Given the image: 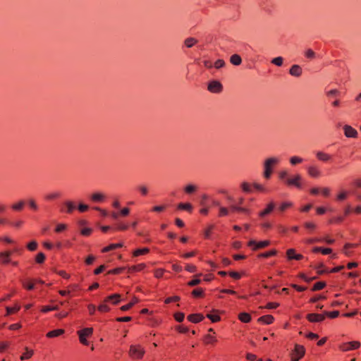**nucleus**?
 I'll return each mask as SVG.
<instances>
[{
	"mask_svg": "<svg viewBox=\"0 0 361 361\" xmlns=\"http://www.w3.org/2000/svg\"><path fill=\"white\" fill-rule=\"evenodd\" d=\"M45 259V255L43 252H39L35 257V262L37 264H42L44 263Z\"/></svg>",
	"mask_w": 361,
	"mask_h": 361,
	"instance_id": "49530a36",
	"label": "nucleus"
},
{
	"mask_svg": "<svg viewBox=\"0 0 361 361\" xmlns=\"http://www.w3.org/2000/svg\"><path fill=\"white\" fill-rule=\"evenodd\" d=\"M324 265L323 263L319 264L318 266L315 267L314 269H317V272L319 275H322L324 274L329 273V270L326 268L323 269Z\"/></svg>",
	"mask_w": 361,
	"mask_h": 361,
	"instance_id": "58836bf2",
	"label": "nucleus"
},
{
	"mask_svg": "<svg viewBox=\"0 0 361 361\" xmlns=\"http://www.w3.org/2000/svg\"><path fill=\"white\" fill-rule=\"evenodd\" d=\"M288 173L286 170L281 171L279 173V179L281 180L284 181V183L288 187H295L298 189H302V176L300 174L297 173L294 175L292 178H288Z\"/></svg>",
	"mask_w": 361,
	"mask_h": 361,
	"instance_id": "f257e3e1",
	"label": "nucleus"
},
{
	"mask_svg": "<svg viewBox=\"0 0 361 361\" xmlns=\"http://www.w3.org/2000/svg\"><path fill=\"white\" fill-rule=\"evenodd\" d=\"M25 352L23 353L20 357L22 361L31 358L34 355V350L29 349L27 347L25 348Z\"/></svg>",
	"mask_w": 361,
	"mask_h": 361,
	"instance_id": "b1692460",
	"label": "nucleus"
},
{
	"mask_svg": "<svg viewBox=\"0 0 361 361\" xmlns=\"http://www.w3.org/2000/svg\"><path fill=\"white\" fill-rule=\"evenodd\" d=\"M305 56L307 59H313L315 57V52L312 49H309L305 51Z\"/></svg>",
	"mask_w": 361,
	"mask_h": 361,
	"instance_id": "774afa93",
	"label": "nucleus"
},
{
	"mask_svg": "<svg viewBox=\"0 0 361 361\" xmlns=\"http://www.w3.org/2000/svg\"><path fill=\"white\" fill-rule=\"evenodd\" d=\"M183 190L187 195H192L197 190V186L192 184H188L184 188Z\"/></svg>",
	"mask_w": 361,
	"mask_h": 361,
	"instance_id": "2f4dec72",
	"label": "nucleus"
},
{
	"mask_svg": "<svg viewBox=\"0 0 361 361\" xmlns=\"http://www.w3.org/2000/svg\"><path fill=\"white\" fill-rule=\"evenodd\" d=\"M25 204V201L23 200H21L18 201V202L13 204L11 205V209L16 212H20L23 209Z\"/></svg>",
	"mask_w": 361,
	"mask_h": 361,
	"instance_id": "a878e982",
	"label": "nucleus"
},
{
	"mask_svg": "<svg viewBox=\"0 0 361 361\" xmlns=\"http://www.w3.org/2000/svg\"><path fill=\"white\" fill-rule=\"evenodd\" d=\"M105 198H106L105 195L101 192H94L90 197V200L93 202H97V203L104 202Z\"/></svg>",
	"mask_w": 361,
	"mask_h": 361,
	"instance_id": "6ab92c4d",
	"label": "nucleus"
},
{
	"mask_svg": "<svg viewBox=\"0 0 361 361\" xmlns=\"http://www.w3.org/2000/svg\"><path fill=\"white\" fill-rule=\"evenodd\" d=\"M304 226L306 229L312 231L317 228V225L313 222H305Z\"/></svg>",
	"mask_w": 361,
	"mask_h": 361,
	"instance_id": "052dcab7",
	"label": "nucleus"
},
{
	"mask_svg": "<svg viewBox=\"0 0 361 361\" xmlns=\"http://www.w3.org/2000/svg\"><path fill=\"white\" fill-rule=\"evenodd\" d=\"M274 317L271 314L263 315L258 318L257 322L264 324H271L274 322Z\"/></svg>",
	"mask_w": 361,
	"mask_h": 361,
	"instance_id": "a211bd4d",
	"label": "nucleus"
},
{
	"mask_svg": "<svg viewBox=\"0 0 361 361\" xmlns=\"http://www.w3.org/2000/svg\"><path fill=\"white\" fill-rule=\"evenodd\" d=\"M348 192L345 190L341 191L340 193L338 194L336 196V200L337 201H343L348 197Z\"/></svg>",
	"mask_w": 361,
	"mask_h": 361,
	"instance_id": "de8ad7c7",
	"label": "nucleus"
},
{
	"mask_svg": "<svg viewBox=\"0 0 361 361\" xmlns=\"http://www.w3.org/2000/svg\"><path fill=\"white\" fill-rule=\"evenodd\" d=\"M187 319L189 322H190L192 323L197 324V323L202 322L204 319V317L202 314L196 313V314H189L188 316Z\"/></svg>",
	"mask_w": 361,
	"mask_h": 361,
	"instance_id": "2eb2a0df",
	"label": "nucleus"
},
{
	"mask_svg": "<svg viewBox=\"0 0 361 361\" xmlns=\"http://www.w3.org/2000/svg\"><path fill=\"white\" fill-rule=\"evenodd\" d=\"M177 209H180V210H185L187 212H188L189 213H191L192 212V205L189 203V202H187V203H179L177 206Z\"/></svg>",
	"mask_w": 361,
	"mask_h": 361,
	"instance_id": "bb28decb",
	"label": "nucleus"
},
{
	"mask_svg": "<svg viewBox=\"0 0 361 361\" xmlns=\"http://www.w3.org/2000/svg\"><path fill=\"white\" fill-rule=\"evenodd\" d=\"M121 301V295L118 293H114L105 298L104 300V302H111L113 305H117Z\"/></svg>",
	"mask_w": 361,
	"mask_h": 361,
	"instance_id": "4468645a",
	"label": "nucleus"
},
{
	"mask_svg": "<svg viewBox=\"0 0 361 361\" xmlns=\"http://www.w3.org/2000/svg\"><path fill=\"white\" fill-rule=\"evenodd\" d=\"M64 333H65V331L63 329H54V330L49 331L46 334V336L49 338H55V337H58V336L63 335Z\"/></svg>",
	"mask_w": 361,
	"mask_h": 361,
	"instance_id": "aec40b11",
	"label": "nucleus"
},
{
	"mask_svg": "<svg viewBox=\"0 0 361 361\" xmlns=\"http://www.w3.org/2000/svg\"><path fill=\"white\" fill-rule=\"evenodd\" d=\"M146 267V264L144 263L138 264L136 265H133L130 267H128V272L133 273L142 271Z\"/></svg>",
	"mask_w": 361,
	"mask_h": 361,
	"instance_id": "412c9836",
	"label": "nucleus"
},
{
	"mask_svg": "<svg viewBox=\"0 0 361 361\" xmlns=\"http://www.w3.org/2000/svg\"><path fill=\"white\" fill-rule=\"evenodd\" d=\"M20 306L16 305L15 307H6V315H11L16 314L20 310Z\"/></svg>",
	"mask_w": 361,
	"mask_h": 361,
	"instance_id": "79ce46f5",
	"label": "nucleus"
},
{
	"mask_svg": "<svg viewBox=\"0 0 361 361\" xmlns=\"http://www.w3.org/2000/svg\"><path fill=\"white\" fill-rule=\"evenodd\" d=\"M306 319L311 323L323 322L325 318L324 312L323 314L310 313L306 315Z\"/></svg>",
	"mask_w": 361,
	"mask_h": 361,
	"instance_id": "1a4fd4ad",
	"label": "nucleus"
},
{
	"mask_svg": "<svg viewBox=\"0 0 361 361\" xmlns=\"http://www.w3.org/2000/svg\"><path fill=\"white\" fill-rule=\"evenodd\" d=\"M184 318L185 314L183 312H178L174 314V319L178 322H182L184 320Z\"/></svg>",
	"mask_w": 361,
	"mask_h": 361,
	"instance_id": "4d7b16f0",
	"label": "nucleus"
},
{
	"mask_svg": "<svg viewBox=\"0 0 361 361\" xmlns=\"http://www.w3.org/2000/svg\"><path fill=\"white\" fill-rule=\"evenodd\" d=\"M37 241L35 240H32L31 242H30L27 245V248L30 250V251H35L37 250Z\"/></svg>",
	"mask_w": 361,
	"mask_h": 361,
	"instance_id": "6e6d98bb",
	"label": "nucleus"
},
{
	"mask_svg": "<svg viewBox=\"0 0 361 361\" xmlns=\"http://www.w3.org/2000/svg\"><path fill=\"white\" fill-rule=\"evenodd\" d=\"M307 174L313 178H318L320 176H322V171L320 169L315 165H311L309 166L307 168Z\"/></svg>",
	"mask_w": 361,
	"mask_h": 361,
	"instance_id": "9b49d317",
	"label": "nucleus"
},
{
	"mask_svg": "<svg viewBox=\"0 0 361 361\" xmlns=\"http://www.w3.org/2000/svg\"><path fill=\"white\" fill-rule=\"evenodd\" d=\"M145 353V349L140 345H131L130 346L129 355L133 359H142Z\"/></svg>",
	"mask_w": 361,
	"mask_h": 361,
	"instance_id": "20e7f679",
	"label": "nucleus"
},
{
	"mask_svg": "<svg viewBox=\"0 0 361 361\" xmlns=\"http://www.w3.org/2000/svg\"><path fill=\"white\" fill-rule=\"evenodd\" d=\"M76 209V206L73 201L66 200L63 202L60 209L61 213L71 214Z\"/></svg>",
	"mask_w": 361,
	"mask_h": 361,
	"instance_id": "6e6552de",
	"label": "nucleus"
},
{
	"mask_svg": "<svg viewBox=\"0 0 361 361\" xmlns=\"http://www.w3.org/2000/svg\"><path fill=\"white\" fill-rule=\"evenodd\" d=\"M277 255V250L275 249L271 250L269 251L259 253L257 255L258 258H269Z\"/></svg>",
	"mask_w": 361,
	"mask_h": 361,
	"instance_id": "cd10ccee",
	"label": "nucleus"
},
{
	"mask_svg": "<svg viewBox=\"0 0 361 361\" xmlns=\"http://www.w3.org/2000/svg\"><path fill=\"white\" fill-rule=\"evenodd\" d=\"M240 188L242 190L246 193H250L252 191L251 185L247 182H243L240 185Z\"/></svg>",
	"mask_w": 361,
	"mask_h": 361,
	"instance_id": "a19ab883",
	"label": "nucleus"
},
{
	"mask_svg": "<svg viewBox=\"0 0 361 361\" xmlns=\"http://www.w3.org/2000/svg\"><path fill=\"white\" fill-rule=\"evenodd\" d=\"M326 286L325 281H318L316 282L312 287L311 288L312 291H318L324 288Z\"/></svg>",
	"mask_w": 361,
	"mask_h": 361,
	"instance_id": "72a5a7b5",
	"label": "nucleus"
},
{
	"mask_svg": "<svg viewBox=\"0 0 361 361\" xmlns=\"http://www.w3.org/2000/svg\"><path fill=\"white\" fill-rule=\"evenodd\" d=\"M126 269V267H117L111 270H109L106 273L108 275H117L121 274L124 270Z\"/></svg>",
	"mask_w": 361,
	"mask_h": 361,
	"instance_id": "ea45409f",
	"label": "nucleus"
},
{
	"mask_svg": "<svg viewBox=\"0 0 361 361\" xmlns=\"http://www.w3.org/2000/svg\"><path fill=\"white\" fill-rule=\"evenodd\" d=\"M203 341L205 344H211L214 345L217 342V339L216 337L213 335H211L209 334L204 336L203 338Z\"/></svg>",
	"mask_w": 361,
	"mask_h": 361,
	"instance_id": "5701e85b",
	"label": "nucleus"
},
{
	"mask_svg": "<svg viewBox=\"0 0 361 361\" xmlns=\"http://www.w3.org/2000/svg\"><path fill=\"white\" fill-rule=\"evenodd\" d=\"M316 157L319 160L324 162L329 161L331 158V155L323 152H317L316 154Z\"/></svg>",
	"mask_w": 361,
	"mask_h": 361,
	"instance_id": "c85d7f7f",
	"label": "nucleus"
},
{
	"mask_svg": "<svg viewBox=\"0 0 361 361\" xmlns=\"http://www.w3.org/2000/svg\"><path fill=\"white\" fill-rule=\"evenodd\" d=\"M214 228V225L212 224L208 226V228L204 231V238L208 239L210 238L211 233L212 230Z\"/></svg>",
	"mask_w": 361,
	"mask_h": 361,
	"instance_id": "69168bd1",
	"label": "nucleus"
},
{
	"mask_svg": "<svg viewBox=\"0 0 361 361\" xmlns=\"http://www.w3.org/2000/svg\"><path fill=\"white\" fill-rule=\"evenodd\" d=\"M283 62V59L281 56L274 58L271 63L277 66H281Z\"/></svg>",
	"mask_w": 361,
	"mask_h": 361,
	"instance_id": "5fc2aeb1",
	"label": "nucleus"
},
{
	"mask_svg": "<svg viewBox=\"0 0 361 361\" xmlns=\"http://www.w3.org/2000/svg\"><path fill=\"white\" fill-rule=\"evenodd\" d=\"M292 206H293L292 202H284L280 205L279 209L280 212H283L286 211V209H288V208L291 207Z\"/></svg>",
	"mask_w": 361,
	"mask_h": 361,
	"instance_id": "09e8293b",
	"label": "nucleus"
},
{
	"mask_svg": "<svg viewBox=\"0 0 361 361\" xmlns=\"http://www.w3.org/2000/svg\"><path fill=\"white\" fill-rule=\"evenodd\" d=\"M230 62L234 66H239L242 63V59L239 54H235L230 57Z\"/></svg>",
	"mask_w": 361,
	"mask_h": 361,
	"instance_id": "7c9ffc66",
	"label": "nucleus"
},
{
	"mask_svg": "<svg viewBox=\"0 0 361 361\" xmlns=\"http://www.w3.org/2000/svg\"><path fill=\"white\" fill-rule=\"evenodd\" d=\"M0 262L3 264H7L11 262V259L7 253L0 252Z\"/></svg>",
	"mask_w": 361,
	"mask_h": 361,
	"instance_id": "4c0bfd02",
	"label": "nucleus"
},
{
	"mask_svg": "<svg viewBox=\"0 0 361 361\" xmlns=\"http://www.w3.org/2000/svg\"><path fill=\"white\" fill-rule=\"evenodd\" d=\"M149 249L148 247L139 248V249H136L133 251V257H138L140 255H146V254L149 253Z\"/></svg>",
	"mask_w": 361,
	"mask_h": 361,
	"instance_id": "473e14b6",
	"label": "nucleus"
},
{
	"mask_svg": "<svg viewBox=\"0 0 361 361\" xmlns=\"http://www.w3.org/2000/svg\"><path fill=\"white\" fill-rule=\"evenodd\" d=\"M289 73L292 76L300 77L302 73V69L299 65L294 64L289 69Z\"/></svg>",
	"mask_w": 361,
	"mask_h": 361,
	"instance_id": "dca6fc26",
	"label": "nucleus"
},
{
	"mask_svg": "<svg viewBox=\"0 0 361 361\" xmlns=\"http://www.w3.org/2000/svg\"><path fill=\"white\" fill-rule=\"evenodd\" d=\"M305 354V348L300 344H295L294 349L290 353V361H299Z\"/></svg>",
	"mask_w": 361,
	"mask_h": 361,
	"instance_id": "7ed1b4c3",
	"label": "nucleus"
},
{
	"mask_svg": "<svg viewBox=\"0 0 361 361\" xmlns=\"http://www.w3.org/2000/svg\"><path fill=\"white\" fill-rule=\"evenodd\" d=\"M107 302H103L98 306V310L101 312H108L110 311V307L106 305Z\"/></svg>",
	"mask_w": 361,
	"mask_h": 361,
	"instance_id": "603ef678",
	"label": "nucleus"
},
{
	"mask_svg": "<svg viewBox=\"0 0 361 361\" xmlns=\"http://www.w3.org/2000/svg\"><path fill=\"white\" fill-rule=\"evenodd\" d=\"M344 134L347 137H357V131L350 126L345 125L343 127Z\"/></svg>",
	"mask_w": 361,
	"mask_h": 361,
	"instance_id": "ddd939ff",
	"label": "nucleus"
},
{
	"mask_svg": "<svg viewBox=\"0 0 361 361\" xmlns=\"http://www.w3.org/2000/svg\"><path fill=\"white\" fill-rule=\"evenodd\" d=\"M339 95H340V92L336 89L331 90L329 91L326 92V96L328 97H338Z\"/></svg>",
	"mask_w": 361,
	"mask_h": 361,
	"instance_id": "680f3d73",
	"label": "nucleus"
},
{
	"mask_svg": "<svg viewBox=\"0 0 361 361\" xmlns=\"http://www.w3.org/2000/svg\"><path fill=\"white\" fill-rule=\"evenodd\" d=\"M344 220V216H336L329 220V224H340Z\"/></svg>",
	"mask_w": 361,
	"mask_h": 361,
	"instance_id": "e2e57ef3",
	"label": "nucleus"
},
{
	"mask_svg": "<svg viewBox=\"0 0 361 361\" xmlns=\"http://www.w3.org/2000/svg\"><path fill=\"white\" fill-rule=\"evenodd\" d=\"M238 319L243 323H249L251 321L252 317L249 313L241 312L238 314Z\"/></svg>",
	"mask_w": 361,
	"mask_h": 361,
	"instance_id": "c756f323",
	"label": "nucleus"
},
{
	"mask_svg": "<svg viewBox=\"0 0 361 361\" xmlns=\"http://www.w3.org/2000/svg\"><path fill=\"white\" fill-rule=\"evenodd\" d=\"M299 277L307 283H310V281H314L317 279V276H313V277L309 278L304 273H300L299 274Z\"/></svg>",
	"mask_w": 361,
	"mask_h": 361,
	"instance_id": "bf43d9fd",
	"label": "nucleus"
},
{
	"mask_svg": "<svg viewBox=\"0 0 361 361\" xmlns=\"http://www.w3.org/2000/svg\"><path fill=\"white\" fill-rule=\"evenodd\" d=\"M207 317L214 323L218 322L221 320V317L218 314H207Z\"/></svg>",
	"mask_w": 361,
	"mask_h": 361,
	"instance_id": "864d4df0",
	"label": "nucleus"
},
{
	"mask_svg": "<svg viewBox=\"0 0 361 361\" xmlns=\"http://www.w3.org/2000/svg\"><path fill=\"white\" fill-rule=\"evenodd\" d=\"M324 299H326L325 296L321 295H315V296L311 298L310 299L309 302L310 303H315V302H318L320 300H324Z\"/></svg>",
	"mask_w": 361,
	"mask_h": 361,
	"instance_id": "0e129e2a",
	"label": "nucleus"
},
{
	"mask_svg": "<svg viewBox=\"0 0 361 361\" xmlns=\"http://www.w3.org/2000/svg\"><path fill=\"white\" fill-rule=\"evenodd\" d=\"M229 209L231 212H243V213L248 212V209H247L244 208V207H238V206H235V205L231 206Z\"/></svg>",
	"mask_w": 361,
	"mask_h": 361,
	"instance_id": "c03bdc74",
	"label": "nucleus"
},
{
	"mask_svg": "<svg viewBox=\"0 0 361 361\" xmlns=\"http://www.w3.org/2000/svg\"><path fill=\"white\" fill-rule=\"evenodd\" d=\"M191 295L195 298H203L204 295V289L202 288H195L192 291Z\"/></svg>",
	"mask_w": 361,
	"mask_h": 361,
	"instance_id": "f704fd0d",
	"label": "nucleus"
},
{
	"mask_svg": "<svg viewBox=\"0 0 361 361\" xmlns=\"http://www.w3.org/2000/svg\"><path fill=\"white\" fill-rule=\"evenodd\" d=\"M121 247H123V243H112V244H110L108 246L104 247L102 250V252H108L109 251L116 250V249Z\"/></svg>",
	"mask_w": 361,
	"mask_h": 361,
	"instance_id": "393cba45",
	"label": "nucleus"
},
{
	"mask_svg": "<svg viewBox=\"0 0 361 361\" xmlns=\"http://www.w3.org/2000/svg\"><path fill=\"white\" fill-rule=\"evenodd\" d=\"M180 300L179 296L175 295L172 297L166 298L164 300L165 304H169L173 302H178Z\"/></svg>",
	"mask_w": 361,
	"mask_h": 361,
	"instance_id": "13d9d810",
	"label": "nucleus"
},
{
	"mask_svg": "<svg viewBox=\"0 0 361 361\" xmlns=\"http://www.w3.org/2000/svg\"><path fill=\"white\" fill-rule=\"evenodd\" d=\"M360 346V343L359 341H350L347 343H343L340 348L343 351H348L352 350H355L359 348Z\"/></svg>",
	"mask_w": 361,
	"mask_h": 361,
	"instance_id": "9d476101",
	"label": "nucleus"
},
{
	"mask_svg": "<svg viewBox=\"0 0 361 361\" xmlns=\"http://www.w3.org/2000/svg\"><path fill=\"white\" fill-rule=\"evenodd\" d=\"M324 314H325V318L326 317H328L330 319H335L339 316L340 312L338 310H334L332 312L325 311Z\"/></svg>",
	"mask_w": 361,
	"mask_h": 361,
	"instance_id": "37998d69",
	"label": "nucleus"
},
{
	"mask_svg": "<svg viewBox=\"0 0 361 361\" xmlns=\"http://www.w3.org/2000/svg\"><path fill=\"white\" fill-rule=\"evenodd\" d=\"M286 257L288 260H297L300 261L304 258V256L301 254H297L295 252V250L293 248H290L286 251Z\"/></svg>",
	"mask_w": 361,
	"mask_h": 361,
	"instance_id": "f8f14e48",
	"label": "nucleus"
},
{
	"mask_svg": "<svg viewBox=\"0 0 361 361\" xmlns=\"http://www.w3.org/2000/svg\"><path fill=\"white\" fill-rule=\"evenodd\" d=\"M27 204L32 210L36 212L39 209V207L34 199H29L27 201Z\"/></svg>",
	"mask_w": 361,
	"mask_h": 361,
	"instance_id": "a18cd8bd",
	"label": "nucleus"
},
{
	"mask_svg": "<svg viewBox=\"0 0 361 361\" xmlns=\"http://www.w3.org/2000/svg\"><path fill=\"white\" fill-rule=\"evenodd\" d=\"M271 244L270 240H266L262 241H256L255 240H250L247 243V246L251 247L253 251H257L260 249L265 248L269 246Z\"/></svg>",
	"mask_w": 361,
	"mask_h": 361,
	"instance_id": "423d86ee",
	"label": "nucleus"
},
{
	"mask_svg": "<svg viewBox=\"0 0 361 361\" xmlns=\"http://www.w3.org/2000/svg\"><path fill=\"white\" fill-rule=\"evenodd\" d=\"M61 196V192H51V193L47 194L44 197V199L46 200L51 201V200H56L57 198H59Z\"/></svg>",
	"mask_w": 361,
	"mask_h": 361,
	"instance_id": "e433bc0d",
	"label": "nucleus"
},
{
	"mask_svg": "<svg viewBox=\"0 0 361 361\" xmlns=\"http://www.w3.org/2000/svg\"><path fill=\"white\" fill-rule=\"evenodd\" d=\"M197 40L194 37H188L186 38L184 41V44L188 48L192 47L195 44L197 43Z\"/></svg>",
	"mask_w": 361,
	"mask_h": 361,
	"instance_id": "c9c22d12",
	"label": "nucleus"
},
{
	"mask_svg": "<svg viewBox=\"0 0 361 361\" xmlns=\"http://www.w3.org/2000/svg\"><path fill=\"white\" fill-rule=\"evenodd\" d=\"M89 209V206L87 204L80 203L78 206V209L80 212L84 213L87 212Z\"/></svg>",
	"mask_w": 361,
	"mask_h": 361,
	"instance_id": "338daca9",
	"label": "nucleus"
},
{
	"mask_svg": "<svg viewBox=\"0 0 361 361\" xmlns=\"http://www.w3.org/2000/svg\"><path fill=\"white\" fill-rule=\"evenodd\" d=\"M303 161V159L302 158L300 157H297V156H294V157H290V163L291 165H296V164H300Z\"/></svg>",
	"mask_w": 361,
	"mask_h": 361,
	"instance_id": "8fccbe9b",
	"label": "nucleus"
},
{
	"mask_svg": "<svg viewBox=\"0 0 361 361\" xmlns=\"http://www.w3.org/2000/svg\"><path fill=\"white\" fill-rule=\"evenodd\" d=\"M275 208V203L274 202H269L267 207L261 211L259 214V216L262 218L266 216L267 215L269 214Z\"/></svg>",
	"mask_w": 361,
	"mask_h": 361,
	"instance_id": "f3484780",
	"label": "nucleus"
},
{
	"mask_svg": "<svg viewBox=\"0 0 361 361\" xmlns=\"http://www.w3.org/2000/svg\"><path fill=\"white\" fill-rule=\"evenodd\" d=\"M93 334L92 327H86L78 331L80 342L84 345H89L90 343L87 340V337L91 336Z\"/></svg>",
	"mask_w": 361,
	"mask_h": 361,
	"instance_id": "39448f33",
	"label": "nucleus"
},
{
	"mask_svg": "<svg viewBox=\"0 0 361 361\" xmlns=\"http://www.w3.org/2000/svg\"><path fill=\"white\" fill-rule=\"evenodd\" d=\"M23 286L25 289H27L28 290H32L35 288V282L30 281H24L23 283Z\"/></svg>",
	"mask_w": 361,
	"mask_h": 361,
	"instance_id": "3c124183",
	"label": "nucleus"
},
{
	"mask_svg": "<svg viewBox=\"0 0 361 361\" xmlns=\"http://www.w3.org/2000/svg\"><path fill=\"white\" fill-rule=\"evenodd\" d=\"M279 162L280 159L277 157H270L264 161L263 176L266 179L271 178L273 173V168Z\"/></svg>",
	"mask_w": 361,
	"mask_h": 361,
	"instance_id": "f03ea898",
	"label": "nucleus"
},
{
	"mask_svg": "<svg viewBox=\"0 0 361 361\" xmlns=\"http://www.w3.org/2000/svg\"><path fill=\"white\" fill-rule=\"evenodd\" d=\"M207 90L212 93H221L223 91V85L218 80H212L208 83Z\"/></svg>",
	"mask_w": 361,
	"mask_h": 361,
	"instance_id": "0eeeda50",
	"label": "nucleus"
},
{
	"mask_svg": "<svg viewBox=\"0 0 361 361\" xmlns=\"http://www.w3.org/2000/svg\"><path fill=\"white\" fill-rule=\"evenodd\" d=\"M312 252L314 253L321 252L323 255H329L332 252V249L329 247H314L312 249Z\"/></svg>",
	"mask_w": 361,
	"mask_h": 361,
	"instance_id": "4be33fe9",
	"label": "nucleus"
}]
</instances>
